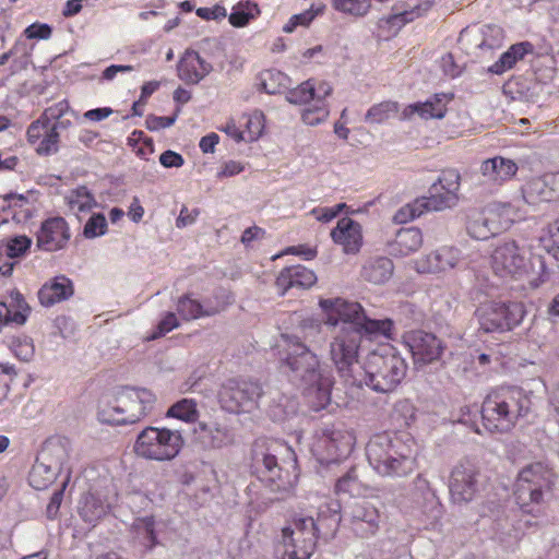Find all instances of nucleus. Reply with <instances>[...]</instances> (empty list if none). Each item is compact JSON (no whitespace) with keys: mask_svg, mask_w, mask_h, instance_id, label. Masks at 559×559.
Listing matches in <instances>:
<instances>
[{"mask_svg":"<svg viewBox=\"0 0 559 559\" xmlns=\"http://www.w3.org/2000/svg\"><path fill=\"white\" fill-rule=\"evenodd\" d=\"M285 343L281 361L304 384V393L316 411L331 401L332 377L321 369L319 357L296 335H282Z\"/></svg>","mask_w":559,"mask_h":559,"instance_id":"nucleus-1","label":"nucleus"},{"mask_svg":"<svg viewBox=\"0 0 559 559\" xmlns=\"http://www.w3.org/2000/svg\"><path fill=\"white\" fill-rule=\"evenodd\" d=\"M414 438L406 432L374 435L366 447L369 464L381 476L405 477L417 467Z\"/></svg>","mask_w":559,"mask_h":559,"instance_id":"nucleus-2","label":"nucleus"},{"mask_svg":"<svg viewBox=\"0 0 559 559\" xmlns=\"http://www.w3.org/2000/svg\"><path fill=\"white\" fill-rule=\"evenodd\" d=\"M531 393L520 386L492 389L481 404V419L490 432H508L532 411Z\"/></svg>","mask_w":559,"mask_h":559,"instance_id":"nucleus-3","label":"nucleus"},{"mask_svg":"<svg viewBox=\"0 0 559 559\" xmlns=\"http://www.w3.org/2000/svg\"><path fill=\"white\" fill-rule=\"evenodd\" d=\"M156 395L145 388H132L115 396L104 397L98 407V419L109 425L135 424L154 411Z\"/></svg>","mask_w":559,"mask_h":559,"instance_id":"nucleus-4","label":"nucleus"},{"mask_svg":"<svg viewBox=\"0 0 559 559\" xmlns=\"http://www.w3.org/2000/svg\"><path fill=\"white\" fill-rule=\"evenodd\" d=\"M523 218L524 214L512 202L493 201L468 211L466 230L476 240H487Z\"/></svg>","mask_w":559,"mask_h":559,"instance_id":"nucleus-5","label":"nucleus"},{"mask_svg":"<svg viewBox=\"0 0 559 559\" xmlns=\"http://www.w3.org/2000/svg\"><path fill=\"white\" fill-rule=\"evenodd\" d=\"M555 473L546 464L535 462L524 466L518 474L514 498L520 509L530 514L540 510L545 498L552 492Z\"/></svg>","mask_w":559,"mask_h":559,"instance_id":"nucleus-6","label":"nucleus"},{"mask_svg":"<svg viewBox=\"0 0 559 559\" xmlns=\"http://www.w3.org/2000/svg\"><path fill=\"white\" fill-rule=\"evenodd\" d=\"M366 384L377 392H392L405 378L407 364L392 345L371 352L365 362Z\"/></svg>","mask_w":559,"mask_h":559,"instance_id":"nucleus-7","label":"nucleus"},{"mask_svg":"<svg viewBox=\"0 0 559 559\" xmlns=\"http://www.w3.org/2000/svg\"><path fill=\"white\" fill-rule=\"evenodd\" d=\"M356 443L353 430L342 423L318 426L310 438L309 449L320 464H333L345 460Z\"/></svg>","mask_w":559,"mask_h":559,"instance_id":"nucleus-8","label":"nucleus"},{"mask_svg":"<svg viewBox=\"0 0 559 559\" xmlns=\"http://www.w3.org/2000/svg\"><path fill=\"white\" fill-rule=\"evenodd\" d=\"M185 439L179 430L147 426L138 433L133 452L146 461L170 462L180 454Z\"/></svg>","mask_w":559,"mask_h":559,"instance_id":"nucleus-9","label":"nucleus"},{"mask_svg":"<svg viewBox=\"0 0 559 559\" xmlns=\"http://www.w3.org/2000/svg\"><path fill=\"white\" fill-rule=\"evenodd\" d=\"M317 532L312 516L296 515L288 520L277 542L282 559H310L317 547Z\"/></svg>","mask_w":559,"mask_h":559,"instance_id":"nucleus-10","label":"nucleus"},{"mask_svg":"<svg viewBox=\"0 0 559 559\" xmlns=\"http://www.w3.org/2000/svg\"><path fill=\"white\" fill-rule=\"evenodd\" d=\"M261 455L266 477L277 490H286L297 483V455L290 445L281 440H269Z\"/></svg>","mask_w":559,"mask_h":559,"instance_id":"nucleus-11","label":"nucleus"},{"mask_svg":"<svg viewBox=\"0 0 559 559\" xmlns=\"http://www.w3.org/2000/svg\"><path fill=\"white\" fill-rule=\"evenodd\" d=\"M69 444L67 440H57L47 443L33 465L28 483L36 490L47 489L57 476L69 466Z\"/></svg>","mask_w":559,"mask_h":559,"instance_id":"nucleus-12","label":"nucleus"},{"mask_svg":"<svg viewBox=\"0 0 559 559\" xmlns=\"http://www.w3.org/2000/svg\"><path fill=\"white\" fill-rule=\"evenodd\" d=\"M525 316L521 302L489 301L480 304L475 310L479 331L484 333H503L518 326Z\"/></svg>","mask_w":559,"mask_h":559,"instance_id":"nucleus-13","label":"nucleus"},{"mask_svg":"<svg viewBox=\"0 0 559 559\" xmlns=\"http://www.w3.org/2000/svg\"><path fill=\"white\" fill-rule=\"evenodd\" d=\"M262 395L263 390L259 382L242 378H230L222 383L217 399L223 409L241 414L257 409Z\"/></svg>","mask_w":559,"mask_h":559,"instance_id":"nucleus-14","label":"nucleus"},{"mask_svg":"<svg viewBox=\"0 0 559 559\" xmlns=\"http://www.w3.org/2000/svg\"><path fill=\"white\" fill-rule=\"evenodd\" d=\"M360 329L342 326L334 331L330 342V357L340 372H346L358 361Z\"/></svg>","mask_w":559,"mask_h":559,"instance_id":"nucleus-15","label":"nucleus"},{"mask_svg":"<svg viewBox=\"0 0 559 559\" xmlns=\"http://www.w3.org/2000/svg\"><path fill=\"white\" fill-rule=\"evenodd\" d=\"M479 469L469 460L456 464L450 475L449 491L454 503H468L479 492Z\"/></svg>","mask_w":559,"mask_h":559,"instance_id":"nucleus-16","label":"nucleus"},{"mask_svg":"<svg viewBox=\"0 0 559 559\" xmlns=\"http://www.w3.org/2000/svg\"><path fill=\"white\" fill-rule=\"evenodd\" d=\"M349 530L359 538L374 536L380 530L381 511L369 498L352 503L345 511Z\"/></svg>","mask_w":559,"mask_h":559,"instance_id":"nucleus-17","label":"nucleus"},{"mask_svg":"<svg viewBox=\"0 0 559 559\" xmlns=\"http://www.w3.org/2000/svg\"><path fill=\"white\" fill-rule=\"evenodd\" d=\"M72 122L47 123L39 119L34 120L26 130V139L39 156H51L60 148L59 130L68 129Z\"/></svg>","mask_w":559,"mask_h":559,"instance_id":"nucleus-18","label":"nucleus"},{"mask_svg":"<svg viewBox=\"0 0 559 559\" xmlns=\"http://www.w3.org/2000/svg\"><path fill=\"white\" fill-rule=\"evenodd\" d=\"M491 264L496 274L514 276L527 271L528 258L523 248L510 240L496 247L491 254Z\"/></svg>","mask_w":559,"mask_h":559,"instance_id":"nucleus-19","label":"nucleus"},{"mask_svg":"<svg viewBox=\"0 0 559 559\" xmlns=\"http://www.w3.org/2000/svg\"><path fill=\"white\" fill-rule=\"evenodd\" d=\"M35 239L36 247L40 251H60L68 246L71 239V229L63 217H48L40 223Z\"/></svg>","mask_w":559,"mask_h":559,"instance_id":"nucleus-20","label":"nucleus"},{"mask_svg":"<svg viewBox=\"0 0 559 559\" xmlns=\"http://www.w3.org/2000/svg\"><path fill=\"white\" fill-rule=\"evenodd\" d=\"M403 344L411 352L415 364H430L440 358L443 346L433 334L423 330H413L404 333Z\"/></svg>","mask_w":559,"mask_h":559,"instance_id":"nucleus-21","label":"nucleus"},{"mask_svg":"<svg viewBox=\"0 0 559 559\" xmlns=\"http://www.w3.org/2000/svg\"><path fill=\"white\" fill-rule=\"evenodd\" d=\"M319 306L324 313V323L331 326H336L340 322L357 326L365 312L359 302L349 301L341 297L320 299Z\"/></svg>","mask_w":559,"mask_h":559,"instance_id":"nucleus-22","label":"nucleus"},{"mask_svg":"<svg viewBox=\"0 0 559 559\" xmlns=\"http://www.w3.org/2000/svg\"><path fill=\"white\" fill-rule=\"evenodd\" d=\"M460 187L461 175L456 169L442 170L438 180L430 187L433 206L442 211L455 206L459 202Z\"/></svg>","mask_w":559,"mask_h":559,"instance_id":"nucleus-23","label":"nucleus"},{"mask_svg":"<svg viewBox=\"0 0 559 559\" xmlns=\"http://www.w3.org/2000/svg\"><path fill=\"white\" fill-rule=\"evenodd\" d=\"M461 251L452 246H443L415 261L414 269L421 274L441 273L459 265Z\"/></svg>","mask_w":559,"mask_h":559,"instance_id":"nucleus-24","label":"nucleus"},{"mask_svg":"<svg viewBox=\"0 0 559 559\" xmlns=\"http://www.w3.org/2000/svg\"><path fill=\"white\" fill-rule=\"evenodd\" d=\"M330 235L345 254H357L364 245L362 227L350 217L338 219Z\"/></svg>","mask_w":559,"mask_h":559,"instance_id":"nucleus-25","label":"nucleus"},{"mask_svg":"<svg viewBox=\"0 0 559 559\" xmlns=\"http://www.w3.org/2000/svg\"><path fill=\"white\" fill-rule=\"evenodd\" d=\"M216 299V305H212L211 299H204V301L201 302L192 298L191 294H185L178 298L176 309L180 318L185 321L213 317L224 311L227 304L223 296H217Z\"/></svg>","mask_w":559,"mask_h":559,"instance_id":"nucleus-26","label":"nucleus"},{"mask_svg":"<svg viewBox=\"0 0 559 559\" xmlns=\"http://www.w3.org/2000/svg\"><path fill=\"white\" fill-rule=\"evenodd\" d=\"M317 282L313 271L304 265L284 267L277 275L275 285L280 295H285L289 289H308Z\"/></svg>","mask_w":559,"mask_h":559,"instance_id":"nucleus-27","label":"nucleus"},{"mask_svg":"<svg viewBox=\"0 0 559 559\" xmlns=\"http://www.w3.org/2000/svg\"><path fill=\"white\" fill-rule=\"evenodd\" d=\"M452 99V95L444 93L435 94L424 103H414L406 106L402 111V119H409L418 115L423 119H441L445 116L447 105Z\"/></svg>","mask_w":559,"mask_h":559,"instance_id":"nucleus-28","label":"nucleus"},{"mask_svg":"<svg viewBox=\"0 0 559 559\" xmlns=\"http://www.w3.org/2000/svg\"><path fill=\"white\" fill-rule=\"evenodd\" d=\"M209 62L194 50H186L178 62V76L188 84H197L211 71Z\"/></svg>","mask_w":559,"mask_h":559,"instance_id":"nucleus-29","label":"nucleus"},{"mask_svg":"<svg viewBox=\"0 0 559 559\" xmlns=\"http://www.w3.org/2000/svg\"><path fill=\"white\" fill-rule=\"evenodd\" d=\"M73 293L72 281L64 275H59L41 286L38 299L43 306L50 307L70 298Z\"/></svg>","mask_w":559,"mask_h":559,"instance_id":"nucleus-30","label":"nucleus"},{"mask_svg":"<svg viewBox=\"0 0 559 559\" xmlns=\"http://www.w3.org/2000/svg\"><path fill=\"white\" fill-rule=\"evenodd\" d=\"M424 243L423 233L417 227L401 228L395 238L389 243L391 254L407 257L417 252Z\"/></svg>","mask_w":559,"mask_h":559,"instance_id":"nucleus-31","label":"nucleus"},{"mask_svg":"<svg viewBox=\"0 0 559 559\" xmlns=\"http://www.w3.org/2000/svg\"><path fill=\"white\" fill-rule=\"evenodd\" d=\"M518 165L509 158L495 156L480 165L481 175L490 182L501 185L515 176Z\"/></svg>","mask_w":559,"mask_h":559,"instance_id":"nucleus-32","label":"nucleus"},{"mask_svg":"<svg viewBox=\"0 0 559 559\" xmlns=\"http://www.w3.org/2000/svg\"><path fill=\"white\" fill-rule=\"evenodd\" d=\"M534 52V45L530 41H521L513 44L504 51L500 58L492 63L488 71L492 74H502L511 70L520 60H523L526 55Z\"/></svg>","mask_w":559,"mask_h":559,"instance_id":"nucleus-33","label":"nucleus"},{"mask_svg":"<svg viewBox=\"0 0 559 559\" xmlns=\"http://www.w3.org/2000/svg\"><path fill=\"white\" fill-rule=\"evenodd\" d=\"M394 271V265L391 259L386 257L370 258L362 265L361 276L365 281L372 284H384L388 282Z\"/></svg>","mask_w":559,"mask_h":559,"instance_id":"nucleus-34","label":"nucleus"},{"mask_svg":"<svg viewBox=\"0 0 559 559\" xmlns=\"http://www.w3.org/2000/svg\"><path fill=\"white\" fill-rule=\"evenodd\" d=\"M430 211H440L433 206V198L431 194L429 197L417 198L413 202L405 204L396 211L393 219L397 224H406Z\"/></svg>","mask_w":559,"mask_h":559,"instance_id":"nucleus-35","label":"nucleus"},{"mask_svg":"<svg viewBox=\"0 0 559 559\" xmlns=\"http://www.w3.org/2000/svg\"><path fill=\"white\" fill-rule=\"evenodd\" d=\"M336 493H347L350 497L373 498V489L365 485L357 476L356 469H349L335 484Z\"/></svg>","mask_w":559,"mask_h":559,"instance_id":"nucleus-36","label":"nucleus"},{"mask_svg":"<svg viewBox=\"0 0 559 559\" xmlns=\"http://www.w3.org/2000/svg\"><path fill=\"white\" fill-rule=\"evenodd\" d=\"M261 15V9L254 0H240L231 8L228 22L231 26L240 28L249 25Z\"/></svg>","mask_w":559,"mask_h":559,"instance_id":"nucleus-37","label":"nucleus"},{"mask_svg":"<svg viewBox=\"0 0 559 559\" xmlns=\"http://www.w3.org/2000/svg\"><path fill=\"white\" fill-rule=\"evenodd\" d=\"M194 432L199 435L202 442L213 448H222L229 442L228 429L217 423L207 424L200 421Z\"/></svg>","mask_w":559,"mask_h":559,"instance_id":"nucleus-38","label":"nucleus"},{"mask_svg":"<svg viewBox=\"0 0 559 559\" xmlns=\"http://www.w3.org/2000/svg\"><path fill=\"white\" fill-rule=\"evenodd\" d=\"M64 201L69 210L76 216L90 212L96 205L94 195L85 186L70 190L64 197Z\"/></svg>","mask_w":559,"mask_h":559,"instance_id":"nucleus-39","label":"nucleus"},{"mask_svg":"<svg viewBox=\"0 0 559 559\" xmlns=\"http://www.w3.org/2000/svg\"><path fill=\"white\" fill-rule=\"evenodd\" d=\"M33 239L26 235H15L4 238L0 242V255H5L9 259H22L31 250Z\"/></svg>","mask_w":559,"mask_h":559,"instance_id":"nucleus-40","label":"nucleus"},{"mask_svg":"<svg viewBox=\"0 0 559 559\" xmlns=\"http://www.w3.org/2000/svg\"><path fill=\"white\" fill-rule=\"evenodd\" d=\"M106 512L105 503L96 495L88 492L83 496L79 507V514L85 522H96L102 519Z\"/></svg>","mask_w":559,"mask_h":559,"instance_id":"nucleus-41","label":"nucleus"},{"mask_svg":"<svg viewBox=\"0 0 559 559\" xmlns=\"http://www.w3.org/2000/svg\"><path fill=\"white\" fill-rule=\"evenodd\" d=\"M353 329H360V338L362 337V333L367 335H383L386 337H390L393 329L394 323L391 319H382V320H376L370 319L366 316L364 312L359 323L357 326H352Z\"/></svg>","mask_w":559,"mask_h":559,"instance_id":"nucleus-42","label":"nucleus"},{"mask_svg":"<svg viewBox=\"0 0 559 559\" xmlns=\"http://www.w3.org/2000/svg\"><path fill=\"white\" fill-rule=\"evenodd\" d=\"M521 191L525 203L531 205L548 201L550 197L546 182L539 177L526 181Z\"/></svg>","mask_w":559,"mask_h":559,"instance_id":"nucleus-43","label":"nucleus"},{"mask_svg":"<svg viewBox=\"0 0 559 559\" xmlns=\"http://www.w3.org/2000/svg\"><path fill=\"white\" fill-rule=\"evenodd\" d=\"M332 8L345 15L364 17L372 9L371 0H331Z\"/></svg>","mask_w":559,"mask_h":559,"instance_id":"nucleus-44","label":"nucleus"},{"mask_svg":"<svg viewBox=\"0 0 559 559\" xmlns=\"http://www.w3.org/2000/svg\"><path fill=\"white\" fill-rule=\"evenodd\" d=\"M166 416L185 423H194L199 417V412L193 400L182 399L168 408Z\"/></svg>","mask_w":559,"mask_h":559,"instance_id":"nucleus-45","label":"nucleus"},{"mask_svg":"<svg viewBox=\"0 0 559 559\" xmlns=\"http://www.w3.org/2000/svg\"><path fill=\"white\" fill-rule=\"evenodd\" d=\"M397 102L385 100L371 106L366 112L365 120L369 123H383L399 112Z\"/></svg>","mask_w":559,"mask_h":559,"instance_id":"nucleus-46","label":"nucleus"},{"mask_svg":"<svg viewBox=\"0 0 559 559\" xmlns=\"http://www.w3.org/2000/svg\"><path fill=\"white\" fill-rule=\"evenodd\" d=\"M128 145L132 147V151L142 159H148L154 153L153 139L147 136L141 130H134L128 138Z\"/></svg>","mask_w":559,"mask_h":559,"instance_id":"nucleus-47","label":"nucleus"},{"mask_svg":"<svg viewBox=\"0 0 559 559\" xmlns=\"http://www.w3.org/2000/svg\"><path fill=\"white\" fill-rule=\"evenodd\" d=\"M138 537L142 539V544L151 549L157 544L155 534L154 516H144L136 520L134 524Z\"/></svg>","mask_w":559,"mask_h":559,"instance_id":"nucleus-48","label":"nucleus"},{"mask_svg":"<svg viewBox=\"0 0 559 559\" xmlns=\"http://www.w3.org/2000/svg\"><path fill=\"white\" fill-rule=\"evenodd\" d=\"M323 10V4H320L318 7H314V4H312L310 9L299 14H294L288 20V22L283 26V32L293 33L298 26H309L310 23L314 20V17L321 14Z\"/></svg>","mask_w":559,"mask_h":559,"instance_id":"nucleus-49","label":"nucleus"},{"mask_svg":"<svg viewBox=\"0 0 559 559\" xmlns=\"http://www.w3.org/2000/svg\"><path fill=\"white\" fill-rule=\"evenodd\" d=\"M245 120L242 132L246 138V142H253L258 140L264 130V118L261 112H253L242 117Z\"/></svg>","mask_w":559,"mask_h":559,"instance_id":"nucleus-50","label":"nucleus"},{"mask_svg":"<svg viewBox=\"0 0 559 559\" xmlns=\"http://www.w3.org/2000/svg\"><path fill=\"white\" fill-rule=\"evenodd\" d=\"M70 109L69 102L67 99H62L47 107L37 119L47 123L71 122L69 119H63Z\"/></svg>","mask_w":559,"mask_h":559,"instance_id":"nucleus-51","label":"nucleus"},{"mask_svg":"<svg viewBox=\"0 0 559 559\" xmlns=\"http://www.w3.org/2000/svg\"><path fill=\"white\" fill-rule=\"evenodd\" d=\"M293 104H307L316 99V83L313 80H307L292 90L287 96Z\"/></svg>","mask_w":559,"mask_h":559,"instance_id":"nucleus-52","label":"nucleus"},{"mask_svg":"<svg viewBox=\"0 0 559 559\" xmlns=\"http://www.w3.org/2000/svg\"><path fill=\"white\" fill-rule=\"evenodd\" d=\"M71 474L72 469L68 468L67 475L61 484V487L58 490H56L50 498V501L46 508L47 518L50 520H55L59 513V509L63 500V492L70 481Z\"/></svg>","mask_w":559,"mask_h":559,"instance_id":"nucleus-53","label":"nucleus"},{"mask_svg":"<svg viewBox=\"0 0 559 559\" xmlns=\"http://www.w3.org/2000/svg\"><path fill=\"white\" fill-rule=\"evenodd\" d=\"M107 231V221L104 214L96 213L93 214L86 222L83 235L88 238H95L98 236H103Z\"/></svg>","mask_w":559,"mask_h":559,"instance_id":"nucleus-54","label":"nucleus"},{"mask_svg":"<svg viewBox=\"0 0 559 559\" xmlns=\"http://www.w3.org/2000/svg\"><path fill=\"white\" fill-rule=\"evenodd\" d=\"M329 117V109L324 103L306 108L302 111V121L308 126H317Z\"/></svg>","mask_w":559,"mask_h":559,"instance_id":"nucleus-55","label":"nucleus"},{"mask_svg":"<svg viewBox=\"0 0 559 559\" xmlns=\"http://www.w3.org/2000/svg\"><path fill=\"white\" fill-rule=\"evenodd\" d=\"M179 326V321L174 312H167L164 318L158 322L156 329L147 336V340L153 341L163 337L167 333Z\"/></svg>","mask_w":559,"mask_h":559,"instance_id":"nucleus-56","label":"nucleus"},{"mask_svg":"<svg viewBox=\"0 0 559 559\" xmlns=\"http://www.w3.org/2000/svg\"><path fill=\"white\" fill-rule=\"evenodd\" d=\"M346 207L345 203H338L332 207H314L311 211V214L322 223H329L334 219Z\"/></svg>","mask_w":559,"mask_h":559,"instance_id":"nucleus-57","label":"nucleus"},{"mask_svg":"<svg viewBox=\"0 0 559 559\" xmlns=\"http://www.w3.org/2000/svg\"><path fill=\"white\" fill-rule=\"evenodd\" d=\"M180 108H177L176 112L170 117L148 116L145 121L146 128L151 131L168 128L175 123Z\"/></svg>","mask_w":559,"mask_h":559,"instance_id":"nucleus-58","label":"nucleus"},{"mask_svg":"<svg viewBox=\"0 0 559 559\" xmlns=\"http://www.w3.org/2000/svg\"><path fill=\"white\" fill-rule=\"evenodd\" d=\"M52 29L45 23H33L24 29V35L28 39H48Z\"/></svg>","mask_w":559,"mask_h":559,"instance_id":"nucleus-59","label":"nucleus"},{"mask_svg":"<svg viewBox=\"0 0 559 559\" xmlns=\"http://www.w3.org/2000/svg\"><path fill=\"white\" fill-rule=\"evenodd\" d=\"M197 15L203 20L210 21V20H222L227 16V11L224 5L215 4L211 8L202 7L197 9Z\"/></svg>","mask_w":559,"mask_h":559,"instance_id":"nucleus-60","label":"nucleus"},{"mask_svg":"<svg viewBox=\"0 0 559 559\" xmlns=\"http://www.w3.org/2000/svg\"><path fill=\"white\" fill-rule=\"evenodd\" d=\"M12 349L15 356L23 361H28L34 354V346L27 340L13 341Z\"/></svg>","mask_w":559,"mask_h":559,"instance_id":"nucleus-61","label":"nucleus"},{"mask_svg":"<svg viewBox=\"0 0 559 559\" xmlns=\"http://www.w3.org/2000/svg\"><path fill=\"white\" fill-rule=\"evenodd\" d=\"M199 215L200 210L198 207L190 210L188 206L183 205L180 210L179 216L176 219V226L178 228H185L189 225H192Z\"/></svg>","mask_w":559,"mask_h":559,"instance_id":"nucleus-62","label":"nucleus"},{"mask_svg":"<svg viewBox=\"0 0 559 559\" xmlns=\"http://www.w3.org/2000/svg\"><path fill=\"white\" fill-rule=\"evenodd\" d=\"M283 254H295V255H301L306 260H312L317 257L318 250L314 247H310L307 245H298V246H290L287 247Z\"/></svg>","mask_w":559,"mask_h":559,"instance_id":"nucleus-63","label":"nucleus"},{"mask_svg":"<svg viewBox=\"0 0 559 559\" xmlns=\"http://www.w3.org/2000/svg\"><path fill=\"white\" fill-rule=\"evenodd\" d=\"M159 163L165 168H179L183 165L185 159L179 153L167 150L159 156Z\"/></svg>","mask_w":559,"mask_h":559,"instance_id":"nucleus-64","label":"nucleus"}]
</instances>
